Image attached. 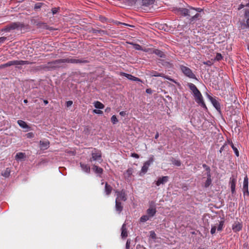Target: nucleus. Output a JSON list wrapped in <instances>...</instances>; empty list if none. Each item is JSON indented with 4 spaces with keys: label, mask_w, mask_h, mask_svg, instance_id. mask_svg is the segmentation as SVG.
<instances>
[{
    "label": "nucleus",
    "mask_w": 249,
    "mask_h": 249,
    "mask_svg": "<svg viewBox=\"0 0 249 249\" xmlns=\"http://www.w3.org/2000/svg\"><path fill=\"white\" fill-rule=\"evenodd\" d=\"M211 182H212V180H211V178L210 176L209 178H208L207 180L206 181V182L205 183V187L206 188L209 187L210 186V185L211 184Z\"/></svg>",
    "instance_id": "40"
},
{
    "label": "nucleus",
    "mask_w": 249,
    "mask_h": 249,
    "mask_svg": "<svg viewBox=\"0 0 249 249\" xmlns=\"http://www.w3.org/2000/svg\"><path fill=\"white\" fill-rule=\"evenodd\" d=\"M197 249H204L202 248H201V247H199Z\"/></svg>",
    "instance_id": "64"
},
{
    "label": "nucleus",
    "mask_w": 249,
    "mask_h": 249,
    "mask_svg": "<svg viewBox=\"0 0 249 249\" xmlns=\"http://www.w3.org/2000/svg\"><path fill=\"white\" fill-rule=\"evenodd\" d=\"M159 137V132H157L155 136V139H157Z\"/></svg>",
    "instance_id": "58"
},
{
    "label": "nucleus",
    "mask_w": 249,
    "mask_h": 249,
    "mask_svg": "<svg viewBox=\"0 0 249 249\" xmlns=\"http://www.w3.org/2000/svg\"><path fill=\"white\" fill-rule=\"evenodd\" d=\"M25 158V154L22 152H18L17 153L15 159L17 160H21Z\"/></svg>",
    "instance_id": "28"
},
{
    "label": "nucleus",
    "mask_w": 249,
    "mask_h": 249,
    "mask_svg": "<svg viewBox=\"0 0 249 249\" xmlns=\"http://www.w3.org/2000/svg\"><path fill=\"white\" fill-rule=\"evenodd\" d=\"M112 190V187L107 182H106L105 186V192L106 193V195L109 196L111 194Z\"/></svg>",
    "instance_id": "24"
},
{
    "label": "nucleus",
    "mask_w": 249,
    "mask_h": 249,
    "mask_svg": "<svg viewBox=\"0 0 249 249\" xmlns=\"http://www.w3.org/2000/svg\"><path fill=\"white\" fill-rule=\"evenodd\" d=\"M188 86L189 87L190 89L192 91L193 95L195 93H198V92L200 91L197 87L193 83H188Z\"/></svg>",
    "instance_id": "21"
},
{
    "label": "nucleus",
    "mask_w": 249,
    "mask_h": 249,
    "mask_svg": "<svg viewBox=\"0 0 249 249\" xmlns=\"http://www.w3.org/2000/svg\"><path fill=\"white\" fill-rule=\"evenodd\" d=\"M40 148L42 150H46L49 147L50 142L48 140L46 141H40L39 142Z\"/></svg>",
    "instance_id": "18"
},
{
    "label": "nucleus",
    "mask_w": 249,
    "mask_h": 249,
    "mask_svg": "<svg viewBox=\"0 0 249 249\" xmlns=\"http://www.w3.org/2000/svg\"><path fill=\"white\" fill-rule=\"evenodd\" d=\"M62 63H63L62 59H57L48 62L47 65L43 66V68L48 71L55 70L61 67Z\"/></svg>",
    "instance_id": "2"
},
{
    "label": "nucleus",
    "mask_w": 249,
    "mask_h": 249,
    "mask_svg": "<svg viewBox=\"0 0 249 249\" xmlns=\"http://www.w3.org/2000/svg\"><path fill=\"white\" fill-rule=\"evenodd\" d=\"M155 0H142V3L143 5L147 6L152 4Z\"/></svg>",
    "instance_id": "32"
},
{
    "label": "nucleus",
    "mask_w": 249,
    "mask_h": 249,
    "mask_svg": "<svg viewBox=\"0 0 249 249\" xmlns=\"http://www.w3.org/2000/svg\"><path fill=\"white\" fill-rule=\"evenodd\" d=\"M197 103L200 104L202 107L205 108H207L204 102L202 95L200 91L198 93H195L193 95Z\"/></svg>",
    "instance_id": "8"
},
{
    "label": "nucleus",
    "mask_w": 249,
    "mask_h": 249,
    "mask_svg": "<svg viewBox=\"0 0 249 249\" xmlns=\"http://www.w3.org/2000/svg\"><path fill=\"white\" fill-rule=\"evenodd\" d=\"M121 236L122 238H125L128 236L126 224H123L121 228Z\"/></svg>",
    "instance_id": "20"
},
{
    "label": "nucleus",
    "mask_w": 249,
    "mask_h": 249,
    "mask_svg": "<svg viewBox=\"0 0 249 249\" xmlns=\"http://www.w3.org/2000/svg\"><path fill=\"white\" fill-rule=\"evenodd\" d=\"M130 244V239H128L127 240L126 243V249H129V246Z\"/></svg>",
    "instance_id": "53"
},
{
    "label": "nucleus",
    "mask_w": 249,
    "mask_h": 249,
    "mask_svg": "<svg viewBox=\"0 0 249 249\" xmlns=\"http://www.w3.org/2000/svg\"><path fill=\"white\" fill-rule=\"evenodd\" d=\"M26 136L27 138H32L34 137L35 134L33 132H29L26 134Z\"/></svg>",
    "instance_id": "44"
},
{
    "label": "nucleus",
    "mask_w": 249,
    "mask_h": 249,
    "mask_svg": "<svg viewBox=\"0 0 249 249\" xmlns=\"http://www.w3.org/2000/svg\"><path fill=\"white\" fill-rule=\"evenodd\" d=\"M7 63L8 67H10L11 66H12V61H8Z\"/></svg>",
    "instance_id": "57"
},
{
    "label": "nucleus",
    "mask_w": 249,
    "mask_h": 249,
    "mask_svg": "<svg viewBox=\"0 0 249 249\" xmlns=\"http://www.w3.org/2000/svg\"><path fill=\"white\" fill-rule=\"evenodd\" d=\"M91 158L89 159V161L92 162V161H102V153L100 150L93 148L91 153Z\"/></svg>",
    "instance_id": "4"
},
{
    "label": "nucleus",
    "mask_w": 249,
    "mask_h": 249,
    "mask_svg": "<svg viewBox=\"0 0 249 249\" xmlns=\"http://www.w3.org/2000/svg\"><path fill=\"white\" fill-rule=\"evenodd\" d=\"M94 107L96 108L103 109L104 108V105L99 101H96L94 103Z\"/></svg>",
    "instance_id": "33"
},
{
    "label": "nucleus",
    "mask_w": 249,
    "mask_h": 249,
    "mask_svg": "<svg viewBox=\"0 0 249 249\" xmlns=\"http://www.w3.org/2000/svg\"><path fill=\"white\" fill-rule=\"evenodd\" d=\"M242 225L241 223H240L238 221L235 222L232 226V229L233 231L235 232L239 231L242 230Z\"/></svg>",
    "instance_id": "13"
},
{
    "label": "nucleus",
    "mask_w": 249,
    "mask_h": 249,
    "mask_svg": "<svg viewBox=\"0 0 249 249\" xmlns=\"http://www.w3.org/2000/svg\"><path fill=\"white\" fill-rule=\"evenodd\" d=\"M2 66H4V68L7 67H8L7 63L2 64Z\"/></svg>",
    "instance_id": "61"
},
{
    "label": "nucleus",
    "mask_w": 249,
    "mask_h": 249,
    "mask_svg": "<svg viewBox=\"0 0 249 249\" xmlns=\"http://www.w3.org/2000/svg\"><path fill=\"white\" fill-rule=\"evenodd\" d=\"M169 179V177L168 176H163L161 178H159L157 181L156 182V184L157 186H159L160 184H164L167 182H168Z\"/></svg>",
    "instance_id": "14"
},
{
    "label": "nucleus",
    "mask_w": 249,
    "mask_h": 249,
    "mask_svg": "<svg viewBox=\"0 0 249 249\" xmlns=\"http://www.w3.org/2000/svg\"><path fill=\"white\" fill-rule=\"evenodd\" d=\"M146 92L148 94H152V90L151 89H146Z\"/></svg>",
    "instance_id": "55"
},
{
    "label": "nucleus",
    "mask_w": 249,
    "mask_h": 249,
    "mask_svg": "<svg viewBox=\"0 0 249 249\" xmlns=\"http://www.w3.org/2000/svg\"><path fill=\"white\" fill-rule=\"evenodd\" d=\"M210 99L215 109L217 111H220L221 107L219 103L215 99L213 98L211 96H210Z\"/></svg>",
    "instance_id": "17"
},
{
    "label": "nucleus",
    "mask_w": 249,
    "mask_h": 249,
    "mask_svg": "<svg viewBox=\"0 0 249 249\" xmlns=\"http://www.w3.org/2000/svg\"><path fill=\"white\" fill-rule=\"evenodd\" d=\"M45 5V4L42 2H37L35 4L34 9L37 10L41 8L43 6Z\"/></svg>",
    "instance_id": "34"
},
{
    "label": "nucleus",
    "mask_w": 249,
    "mask_h": 249,
    "mask_svg": "<svg viewBox=\"0 0 249 249\" xmlns=\"http://www.w3.org/2000/svg\"><path fill=\"white\" fill-rule=\"evenodd\" d=\"M216 226H212V229L211 230V234H214L216 231Z\"/></svg>",
    "instance_id": "47"
},
{
    "label": "nucleus",
    "mask_w": 249,
    "mask_h": 249,
    "mask_svg": "<svg viewBox=\"0 0 249 249\" xmlns=\"http://www.w3.org/2000/svg\"><path fill=\"white\" fill-rule=\"evenodd\" d=\"M231 147H232V149H233L235 154L236 155V156L237 157H239V152L237 148L236 147L234 146V144L232 143H231Z\"/></svg>",
    "instance_id": "37"
},
{
    "label": "nucleus",
    "mask_w": 249,
    "mask_h": 249,
    "mask_svg": "<svg viewBox=\"0 0 249 249\" xmlns=\"http://www.w3.org/2000/svg\"><path fill=\"white\" fill-rule=\"evenodd\" d=\"M150 236L153 239H155L156 238V234L154 231H150Z\"/></svg>",
    "instance_id": "48"
},
{
    "label": "nucleus",
    "mask_w": 249,
    "mask_h": 249,
    "mask_svg": "<svg viewBox=\"0 0 249 249\" xmlns=\"http://www.w3.org/2000/svg\"><path fill=\"white\" fill-rule=\"evenodd\" d=\"M59 7H54L52 9V13L53 15L56 14L59 10Z\"/></svg>",
    "instance_id": "45"
},
{
    "label": "nucleus",
    "mask_w": 249,
    "mask_h": 249,
    "mask_svg": "<svg viewBox=\"0 0 249 249\" xmlns=\"http://www.w3.org/2000/svg\"><path fill=\"white\" fill-rule=\"evenodd\" d=\"M131 156L136 159H139L140 157L139 155L138 154L135 153H131Z\"/></svg>",
    "instance_id": "51"
},
{
    "label": "nucleus",
    "mask_w": 249,
    "mask_h": 249,
    "mask_svg": "<svg viewBox=\"0 0 249 249\" xmlns=\"http://www.w3.org/2000/svg\"><path fill=\"white\" fill-rule=\"evenodd\" d=\"M152 162H153V159L152 158L144 163L143 165L142 166V167L141 169V173H140L141 176L142 175H141L142 173L143 174H144L147 172V171L148 169L149 166H150V165L151 164V163Z\"/></svg>",
    "instance_id": "10"
},
{
    "label": "nucleus",
    "mask_w": 249,
    "mask_h": 249,
    "mask_svg": "<svg viewBox=\"0 0 249 249\" xmlns=\"http://www.w3.org/2000/svg\"><path fill=\"white\" fill-rule=\"evenodd\" d=\"M125 114H126L125 112H124V111H121L120 112V115L122 116H124L125 115Z\"/></svg>",
    "instance_id": "56"
},
{
    "label": "nucleus",
    "mask_w": 249,
    "mask_h": 249,
    "mask_svg": "<svg viewBox=\"0 0 249 249\" xmlns=\"http://www.w3.org/2000/svg\"><path fill=\"white\" fill-rule=\"evenodd\" d=\"M63 63H87L89 61L85 59H77L76 58H67L62 59Z\"/></svg>",
    "instance_id": "5"
},
{
    "label": "nucleus",
    "mask_w": 249,
    "mask_h": 249,
    "mask_svg": "<svg viewBox=\"0 0 249 249\" xmlns=\"http://www.w3.org/2000/svg\"><path fill=\"white\" fill-rule=\"evenodd\" d=\"M190 8H177L175 10V13L180 14L184 17L189 16H190L191 14H193V13L190 11Z\"/></svg>",
    "instance_id": "7"
},
{
    "label": "nucleus",
    "mask_w": 249,
    "mask_h": 249,
    "mask_svg": "<svg viewBox=\"0 0 249 249\" xmlns=\"http://www.w3.org/2000/svg\"><path fill=\"white\" fill-rule=\"evenodd\" d=\"M133 173V169L132 168H129L124 174V177L127 180H130L131 179V176Z\"/></svg>",
    "instance_id": "15"
},
{
    "label": "nucleus",
    "mask_w": 249,
    "mask_h": 249,
    "mask_svg": "<svg viewBox=\"0 0 249 249\" xmlns=\"http://www.w3.org/2000/svg\"><path fill=\"white\" fill-rule=\"evenodd\" d=\"M43 102L45 104V105H47L48 104V101L46 100H44Z\"/></svg>",
    "instance_id": "60"
},
{
    "label": "nucleus",
    "mask_w": 249,
    "mask_h": 249,
    "mask_svg": "<svg viewBox=\"0 0 249 249\" xmlns=\"http://www.w3.org/2000/svg\"><path fill=\"white\" fill-rule=\"evenodd\" d=\"M150 75L151 76H155V77H161L168 80H169L171 81H173L171 78H169L168 76H166L163 73H160L155 71H152L150 72Z\"/></svg>",
    "instance_id": "11"
},
{
    "label": "nucleus",
    "mask_w": 249,
    "mask_h": 249,
    "mask_svg": "<svg viewBox=\"0 0 249 249\" xmlns=\"http://www.w3.org/2000/svg\"><path fill=\"white\" fill-rule=\"evenodd\" d=\"M224 226V221H220L219 222V224L217 227V231H221L223 230Z\"/></svg>",
    "instance_id": "39"
},
{
    "label": "nucleus",
    "mask_w": 249,
    "mask_h": 249,
    "mask_svg": "<svg viewBox=\"0 0 249 249\" xmlns=\"http://www.w3.org/2000/svg\"><path fill=\"white\" fill-rule=\"evenodd\" d=\"M93 112L94 113L97 114H103V111L100 110H97V109H94L93 110Z\"/></svg>",
    "instance_id": "50"
},
{
    "label": "nucleus",
    "mask_w": 249,
    "mask_h": 249,
    "mask_svg": "<svg viewBox=\"0 0 249 249\" xmlns=\"http://www.w3.org/2000/svg\"><path fill=\"white\" fill-rule=\"evenodd\" d=\"M189 8H190V9L191 10H195L198 12H201L203 11V9L200 8H194L192 6H189Z\"/></svg>",
    "instance_id": "43"
},
{
    "label": "nucleus",
    "mask_w": 249,
    "mask_h": 249,
    "mask_svg": "<svg viewBox=\"0 0 249 249\" xmlns=\"http://www.w3.org/2000/svg\"><path fill=\"white\" fill-rule=\"evenodd\" d=\"M179 67L182 72L187 77L190 78L197 79L196 76L192 71L188 67L183 65H179Z\"/></svg>",
    "instance_id": "3"
},
{
    "label": "nucleus",
    "mask_w": 249,
    "mask_h": 249,
    "mask_svg": "<svg viewBox=\"0 0 249 249\" xmlns=\"http://www.w3.org/2000/svg\"><path fill=\"white\" fill-rule=\"evenodd\" d=\"M152 52L160 57H163L164 56V53L158 49H153Z\"/></svg>",
    "instance_id": "29"
},
{
    "label": "nucleus",
    "mask_w": 249,
    "mask_h": 249,
    "mask_svg": "<svg viewBox=\"0 0 249 249\" xmlns=\"http://www.w3.org/2000/svg\"><path fill=\"white\" fill-rule=\"evenodd\" d=\"M134 48L135 49L137 50H142V47L139 45V44H134Z\"/></svg>",
    "instance_id": "46"
},
{
    "label": "nucleus",
    "mask_w": 249,
    "mask_h": 249,
    "mask_svg": "<svg viewBox=\"0 0 249 249\" xmlns=\"http://www.w3.org/2000/svg\"><path fill=\"white\" fill-rule=\"evenodd\" d=\"M236 179L234 178H231L230 183L231 184V192L232 194L235 192Z\"/></svg>",
    "instance_id": "23"
},
{
    "label": "nucleus",
    "mask_w": 249,
    "mask_h": 249,
    "mask_svg": "<svg viewBox=\"0 0 249 249\" xmlns=\"http://www.w3.org/2000/svg\"><path fill=\"white\" fill-rule=\"evenodd\" d=\"M115 209L119 213L123 211V205L121 201L115 200Z\"/></svg>",
    "instance_id": "22"
},
{
    "label": "nucleus",
    "mask_w": 249,
    "mask_h": 249,
    "mask_svg": "<svg viewBox=\"0 0 249 249\" xmlns=\"http://www.w3.org/2000/svg\"><path fill=\"white\" fill-rule=\"evenodd\" d=\"M115 193L117 195V197L115 200L119 201H121V200L125 201L127 200V196L124 190L121 191H116Z\"/></svg>",
    "instance_id": "6"
},
{
    "label": "nucleus",
    "mask_w": 249,
    "mask_h": 249,
    "mask_svg": "<svg viewBox=\"0 0 249 249\" xmlns=\"http://www.w3.org/2000/svg\"><path fill=\"white\" fill-rule=\"evenodd\" d=\"M80 167L82 168V170L87 173H89L90 171V168L88 164L80 163Z\"/></svg>",
    "instance_id": "25"
},
{
    "label": "nucleus",
    "mask_w": 249,
    "mask_h": 249,
    "mask_svg": "<svg viewBox=\"0 0 249 249\" xmlns=\"http://www.w3.org/2000/svg\"><path fill=\"white\" fill-rule=\"evenodd\" d=\"M73 104V102L72 101H69L66 102V106L67 107H71Z\"/></svg>",
    "instance_id": "52"
},
{
    "label": "nucleus",
    "mask_w": 249,
    "mask_h": 249,
    "mask_svg": "<svg viewBox=\"0 0 249 249\" xmlns=\"http://www.w3.org/2000/svg\"><path fill=\"white\" fill-rule=\"evenodd\" d=\"M122 75L125 76L127 79L131 81L142 82L140 78L135 77L131 74L123 72Z\"/></svg>",
    "instance_id": "19"
},
{
    "label": "nucleus",
    "mask_w": 249,
    "mask_h": 249,
    "mask_svg": "<svg viewBox=\"0 0 249 249\" xmlns=\"http://www.w3.org/2000/svg\"><path fill=\"white\" fill-rule=\"evenodd\" d=\"M244 6H244V5H243V4H240V5H239V8H238V9H242V8H244Z\"/></svg>",
    "instance_id": "59"
},
{
    "label": "nucleus",
    "mask_w": 249,
    "mask_h": 249,
    "mask_svg": "<svg viewBox=\"0 0 249 249\" xmlns=\"http://www.w3.org/2000/svg\"><path fill=\"white\" fill-rule=\"evenodd\" d=\"M7 39V37L2 36L0 37V44L4 43V42Z\"/></svg>",
    "instance_id": "49"
},
{
    "label": "nucleus",
    "mask_w": 249,
    "mask_h": 249,
    "mask_svg": "<svg viewBox=\"0 0 249 249\" xmlns=\"http://www.w3.org/2000/svg\"><path fill=\"white\" fill-rule=\"evenodd\" d=\"M171 161L173 164L177 166H180L181 165V162L178 160H176L174 158H172L171 160Z\"/></svg>",
    "instance_id": "35"
},
{
    "label": "nucleus",
    "mask_w": 249,
    "mask_h": 249,
    "mask_svg": "<svg viewBox=\"0 0 249 249\" xmlns=\"http://www.w3.org/2000/svg\"><path fill=\"white\" fill-rule=\"evenodd\" d=\"M12 63L13 65H29V64H33L34 63L33 62H30L29 61H24V60H12Z\"/></svg>",
    "instance_id": "12"
},
{
    "label": "nucleus",
    "mask_w": 249,
    "mask_h": 249,
    "mask_svg": "<svg viewBox=\"0 0 249 249\" xmlns=\"http://www.w3.org/2000/svg\"><path fill=\"white\" fill-rule=\"evenodd\" d=\"M111 121L113 124H115L118 122V120L115 115H113L111 118Z\"/></svg>",
    "instance_id": "41"
},
{
    "label": "nucleus",
    "mask_w": 249,
    "mask_h": 249,
    "mask_svg": "<svg viewBox=\"0 0 249 249\" xmlns=\"http://www.w3.org/2000/svg\"><path fill=\"white\" fill-rule=\"evenodd\" d=\"M245 18L246 19V23L241 22L239 28L242 29L249 28V11H246L245 14Z\"/></svg>",
    "instance_id": "9"
},
{
    "label": "nucleus",
    "mask_w": 249,
    "mask_h": 249,
    "mask_svg": "<svg viewBox=\"0 0 249 249\" xmlns=\"http://www.w3.org/2000/svg\"><path fill=\"white\" fill-rule=\"evenodd\" d=\"M18 124L22 128L30 129V127L27 125L26 123L22 120H18L17 122Z\"/></svg>",
    "instance_id": "26"
},
{
    "label": "nucleus",
    "mask_w": 249,
    "mask_h": 249,
    "mask_svg": "<svg viewBox=\"0 0 249 249\" xmlns=\"http://www.w3.org/2000/svg\"><path fill=\"white\" fill-rule=\"evenodd\" d=\"M248 184H249L248 178L247 175H246L244 178V182H243V189L244 195H245L246 194H249Z\"/></svg>",
    "instance_id": "16"
},
{
    "label": "nucleus",
    "mask_w": 249,
    "mask_h": 249,
    "mask_svg": "<svg viewBox=\"0 0 249 249\" xmlns=\"http://www.w3.org/2000/svg\"><path fill=\"white\" fill-rule=\"evenodd\" d=\"M200 16L199 14L196 13V14H195L194 16H192L190 18V22H193V21L196 20L197 19H198L200 17Z\"/></svg>",
    "instance_id": "36"
},
{
    "label": "nucleus",
    "mask_w": 249,
    "mask_h": 249,
    "mask_svg": "<svg viewBox=\"0 0 249 249\" xmlns=\"http://www.w3.org/2000/svg\"><path fill=\"white\" fill-rule=\"evenodd\" d=\"M25 26L24 24L19 22H12L7 25L2 29V31L9 32L12 30H21Z\"/></svg>",
    "instance_id": "1"
},
{
    "label": "nucleus",
    "mask_w": 249,
    "mask_h": 249,
    "mask_svg": "<svg viewBox=\"0 0 249 249\" xmlns=\"http://www.w3.org/2000/svg\"><path fill=\"white\" fill-rule=\"evenodd\" d=\"M226 146V144H224L223 146H222L219 150V153H221L224 150V148Z\"/></svg>",
    "instance_id": "54"
},
{
    "label": "nucleus",
    "mask_w": 249,
    "mask_h": 249,
    "mask_svg": "<svg viewBox=\"0 0 249 249\" xmlns=\"http://www.w3.org/2000/svg\"><path fill=\"white\" fill-rule=\"evenodd\" d=\"M110 110V108H109V107H107V108L106 109V112H108V111H109Z\"/></svg>",
    "instance_id": "62"
},
{
    "label": "nucleus",
    "mask_w": 249,
    "mask_h": 249,
    "mask_svg": "<svg viewBox=\"0 0 249 249\" xmlns=\"http://www.w3.org/2000/svg\"><path fill=\"white\" fill-rule=\"evenodd\" d=\"M222 58H223V56H222L221 53H216V56L215 58V60H216L217 61H220L221 59H222Z\"/></svg>",
    "instance_id": "42"
},
{
    "label": "nucleus",
    "mask_w": 249,
    "mask_h": 249,
    "mask_svg": "<svg viewBox=\"0 0 249 249\" xmlns=\"http://www.w3.org/2000/svg\"><path fill=\"white\" fill-rule=\"evenodd\" d=\"M149 219V216L147 215H143L142 216L141 218H140V221L142 222H146V221L148 220Z\"/></svg>",
    "instance_id": "38"
},
{
    "label": "nucleus",
    "mask_w": 249,
    "mask_h": 249,
    "mask_svg": "<svg viewBox=\"0 0 249 249\" xmlns=\"http://www.w3.org/2000/svg\"><path fill=\"white\" fill-rule=\"evenodd\" d=\"M92 169H93V171L97 174H102V173L103 172V169L102 168L99 167L95 165L93 166Z\"/></svg>",
    "instance_id": "30"
},
{
    "label": "nucleus",
    "mask_w": 249,
    "mask_h": 249,
    "mask_svg": "<svg viewBox=\"0 0 249 249\" xmlns=\"http://www.w3.org/2000/svg\"><path fill=\"white\" fill-rule=\"evenodd\" d=\"M11 173V170L9 168H7L5 170L3 171L1 173V175L5 178L8 177Z\"/></svg>",
    "instance_id": "31"
},
{
    "label": "nucleus",
    "mask_w": 249,
    "mask_h": 249,
    "mask_svg": "<svg viewBox=\"0 0 249 249\" xmlns=\"http://www.w3.org/2000/svg\"><path fill=\"white\" fill-rule=\"evenodd\" d=\"M23 102L24 103H28V100L27 99H25V100H24Z\"/></svg>",
    "instance_id": "63"
},
{
    "label": "nucleus",
    "mask_w": 249,
    "mask_h": 249,
    "mask_svg": "<svg viewBox=\"0 0 249 249\" xmlns=\"http://www.w3.org/2000/svg\"><path fill=\"white\" fill-rule=\"evenodd\" d=\"M156 212L157 211L155 208H150L147 210V215L149 216V217H153L156 213Z\"/></svg>",
    "instance_id": "27"
}]
</instances>
